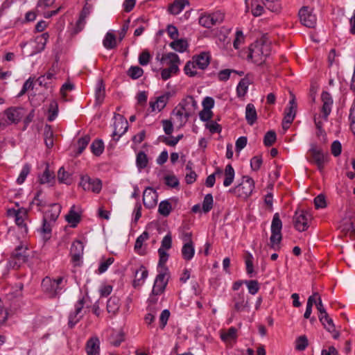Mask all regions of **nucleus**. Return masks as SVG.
I'll return each instance as SVG.
<instances>
[{
  "label": "nucleus",
  "instance_id": "1",
  "mask_svg": "<svg viewBox=\"0 0 355 355\" xmlns=\"http://www.w3.org/2000/svg\"><path fill=\"white\" fill-rule=\"evenodd\" d=\"M270 53L271 44L270 42L263 40L257 41L249 47L248 59H250L254 64L260 65L265 62Z\"/></svg>",
  "mask_w": 355,
  "mask_h": 355
},
{
  "label": "nucleus",
  "instance_id": "2",
  "mask_svg": "<svg viewBox=\"0 0 355 355\" xmlns=\"http://www.w3.org/2000/svg\"><path fill=\"white\" fill-rule=\"evenodd\" d=\"M308 161L317 166L318 169L322 172L325 164L329 161V155L328 153H324L322 150L312 144L308 152Z\"/></svg>",
  "mask_w": 355,
  "mask_h": 355
},
{
  "label": "nucleus",
  "instance_id": "3",
  "mask_svg": "<svg viewBox=\"0 0 355 355\" xmlns=\"http://www.w3.org/2000/svg\"><path fill=\"white\" fill-rule=\"evenodd\" d=\"M282 222L278 213L273 216L271 223V236L270 237V248L275 250L279 249V244L282 240Z\"/></svg>",
  "mask_w": 355,
  "mask_h": 355
},
{
  "label": "nucleus",
  "instance_id": "4",
  "mask_svg": "<svg viewBox=\"0 0 355 355\" xmlns=\"http://www.w3.org/2000/svg\"><path fill=\"white\" fill-rule=\"evenodd\" d=\"M28 246L25 244H20L17 246L12 252L8 261L10 267L17 269L22 264L25 263L28 261Z\"/></svg>",
  "mask_w": 355,
  "mask_h": 355
},
{
  "label": "nucleus",
  "instance_id": "5",
  "mask_svg": "<svg viewBox=\"0 0 355 355\" xmlns=\"http://www.w3.org/2000/svg\"><path fill=\"white\" fill-rule=\"evenodd\" d=\"M254 189V180L248 175H245L242 178V182L234 188L230 189V192L234 193L239 197L246 198L251 196Z\"/></svg>",
  "mask_w": 355,
  "mask_h": 355
},
{
  "label": "nucleus",
  "instance_id": "6",
  "mask_svg": "<svg viewBox=\"0 0 355 355\" xmlns=\"http://www.w3.org/2000/svg\"><path fill=\"white\" fill-rule=\"evenodd\" d=\"M224 20V14L218 10L212 13L204 12L199 17L200 25L210 28L212 26L222 23Z\"/></svg>",
  "mask_w": 355,
  "mask_h": 355
},
{
  "label": "nucleus",
  "instance_id": "7",
  "mask_svg": "<svg viewBox=\"0 0 355 355\" xmlns=\"http://www.w3.org/2000/svg\"><path fill=\"white\" fill-rule=\"evenodd\" d=\"M233 303V313L250 312V306L248 299L246 297L243 291L238 293L234 295L232 298Z\"/></svg>",
  "mask_w": 355,
  "mask_h": 355
},
{
  "label": "nucleus",
  "instance_id": "8",
  "mask_svg": "<svg viewBox=\"0 0 355 355\" xmlns=\"http://www.w3.org/2000/svg\"><path fill=\"white\" fill-rule=\"evenodd\" d=\"M79 185L86 191L99 193L102 189V182L98 178H92L89 175H83L80 178Z\"/></svg>",
  "mask_w": 355,
  "mask_h": 355
},
{
  "label": "nucleus",
  "instance_id": "9",
  "mask_svg": "<svg viewBox=\"0 0 355 355\" xmlns=\"http://www.w3.org/2000/svg\"><path fill=\"white\" fill-rule=\"evenodd\" d=\"M168 268H164V270H160L159 271V274L157 275L154 285L153 287V294L154 295H160L162 294L168 284Z\"/></svg>",
  "mask_w": 355,
  "mask_h": 355
},
{
  "label": "nucleus",
  "instance_id": "10",
  "mask_svg": "<svg viewBox=\"0 0 355 355\" xmlns=\"http://www.w3.org/2000/svg\"><path fill=\"white\" fill-rule=\"evenodd\" d=\"M311 216L303 210H297L293 216V224L295 228L299 232L306 231L308 227V222Z\"/></svg>",
  "mask_w": 355,
  "mask_h": 355
},
{
  "label": "nucleus",
  "instance_id": "11",
  "mask_svg": "<svg viewBox=\"0 0 355 355\" xmlns=\"http://www.w3.org/2000/svg\"><path fill=\"white\" fill-rule=\"evenodd\" d=\"M85 304V298L83 297L75 304V310L69 313L68 325L73 328L83 317V309Z\"/></svg>",
  "mask_w": 355,
  "mask_h": 355
},
{
  "label": "nucleus",
  "instance_id": "12",
  "mask_svg": "<svg viewBox=\"0 0 355 355\" xmlns=\"http://www.w3.org/2000/svg\"><path fill=\"white\" fill-rule=\"evenodd\" d=\"M10 214L13 213L15 218L16 225L20 227L25 233L28 232V227L26 221L29 220L28 210L24 208L19 209L18 210H9Z\"/></svg>",
  "mask_w": 355,
  "mask_h": 355
},
{
  "label": "nucleus",
  "instance_id": "13",
  "mask_svg": "<svg viewBox=\"0 0 355 355\" xmlns=\"http://www.w3.org/2000/svg\"><path fill=\"white\" fill-rule=\"evenodd\" d=\"M300 20L304 26L313 28L316 24V17L311 13L308 7H303L299 11Z\"/></svg>",
  "mask_w": 355,
  "mask_h": 355
},
{
  "label": "nucleus",
  "instance_id": "14",
  "mask_svg": "<svg viewBox=\"0 0 355 355\" xmlns=\"http://www.w3.org/2000/svg\"><path fill=\"white\" fill-rule=\"evenodd\" d=\"M158 195L152 187H147L143 193V203L148 208L151 209L156 206Z\"/></svg>",
  "mask_w": 355,
  "mask_h": 355
},
{
  "label": "nucleus",
  "instance_id": "15",
  "mask_svg": "<svg viewBox=\"0 0 355 355\" xmlns=\"http://www.w3.org/2000/svg\"><path fill=\"white\" fill-rule=\"evenodd\" d=\"M321 101L322 102V106L321 108V112L322 114V117L325 121H327L328 116L331 112L334 101L331 95L328 92H322L321 94Z\"/></svg>",
  "mask_w": 355,
  "mask_h": 355
},
{
  "label": "nucleus",
  "instance_id": "16",
  "mask_svg": "<svg viewBox=\"0 0 355 355\" xmlns=\"http://www.w3.org/2000/svg\"><path fill=\"white\" fill-rule=\"evenodd\" d=\"M114 130L112 137L114 143H116L119 138L128 130V125L127 120L121 116L119 120L114 123Z\"/></svg>",
  "mask_w": 355,
  "mask_h": 355
},
{
  "label": "nucleus",
  "instance_id": "17",
  "mask_svg": "<svg viewBox=\"0 0 355 355\" xmlns=\"http://www.w3.org/2000/svg\"><path fill=\"white\" fill-rule=\"evenodd\" d=\"M156 59L159 60L162 64H166L170 66H179L180 60L179 56L175 53H167L162 54L161 58L159 54H157Z\"/></svg>",
  "mask_w": 355,
  "mask_h": 355
},
{
  "label": "nucleus",
  "instance_id": "18",
  "mask_svg": "<svg viewBox=\"0 0 355 355\" xmlns=\"http://www.w3.org/2000/svg\"><path fill=\"white\" fill-rule=\"evenodd\" d=\"M178 105L187 112V116H191L198 108L197 102L192 96H187Z\"/></svg>",
  "mask_w": 355,
  "mask_h": 355
},
{
  "label": "nucleus",
  "instance_id": "19",
  "mask_svg": "<svg viewBox=\"0 0 355 355\" xmlns=\"http://www.w3.org/2000/svg\"><path fill=\"white\" fill-rule=\"evenodd\" d=\"M43 290L49 293L51 297H54L60 293L62 288L58 286V283L52 282V279L46 277L43 279L42 283Z\"/></svg>",
  "mask_w": 355,
  "mask_h": 355
},
{
  "label": "nucleus",
  "instance_id": "20",
  "mask_svg": "<svg viewBox=\"0 0 355 355\" xmlns=\"http://www.w3.org/2000/svg\"><path fill=\"white\" fill-rule=\"evenodd\" d=\"M169 97L170 94L168 92H166L163 95H161L156 98L155 101H150L149 104L150 107L151 108V111L154 112L155 110H157L158 112H160L161 110H162L166 105Z\"/></svg>",
  "mask_w": 355,
  "mask_h": 355
},
{
  "label": "nucleus",
  "instance_id": "21",
  "mask_svg": "<svg viewBox=\"0 0 355 355\" xmlns=\"http://www.w3.org/2000/svg\"><path fill=\"white\" fill-rule=\"evenodd\" d=\"M84 250L83 243L80 241H75L72 243L70 250L71 259L73 262L80 261Z\"/></svg>",
  "mask_w": 355,
  "mask_h": 355
},
{
  "label": "nucleus",
  "instance_id": "22",
  "mask_svg": "<svg viewBox=\"0 0 355 355\" xmlns=\"http://www.w3.org/2000/svg\"><path fill=\"white\" fill-rule=\"evenodd\" d=\"M86 352L87 355H99L100 340L98 337H92L87 341Z\"/></svg>",
  "mask_w": 355,
  "mask_h": 355
},
{
  "label": "nucleus",
  "instance_id": "23",
  "mask_svg": "<svg viewBox=\"0 0 355 355\" xmlns=\"http://www.w3.org/2000/svg\"><path fill=\"white\" fill-rule=\"evenodd\" d=\"M21 111V108L11 107L6 110L4 113L10 123H17L22 116Z\"/></svg>",
  "mask_w": 355,
  "mask_h": 355
},
{
  "label": "nucleus",
  "instance_id": "24",
  "mask_svg": "<svg viewBox=\"0 0 355 355\" xmlns=\"http://www.w3.org/2000/svg\"><path fill=\"white\" fill-rule=\"evenodd\" d=\"M75 206L73 205L66 215V220L70 224L71 227H76L80 221V214L75 210Z\"/></svg>",
  "mask_w": 355,
  "mask_h": 355
},
{
  "label": "nucleus",
  "instance_id": "25",
  "mask_svg": "<svg viewBox=\"0 0 355 355\" xmlns=\"http://www.w3.org/2000/svg\"><path fill=\"white\" fill-rule=\"evenodd\" d=\"M290 107L286 110L285 116L283 121H286V123H291L295 116L297 104L294 98L289 101Z\"/></svg>",
  "mask_w": 355,
  "mask_h": 355
},
{
  "label": "nucleus",
  "instance_id": "26",
  "mask_svg": "<svg viewBox=\"0 0 355 355\" xmlns=\"http://www.w3.org/2000/svg\"><path fill=\"white\" fill-rule=\"evenodd\" d=\"M187 112L184 111L180 106L178 105L175 107V109L172 112V114L175 116L177 122L179 123L180 126L184 125L188 119L191 116H187Z\"/></svg>",
  "mask_w": 355,
  "mask_h": 355
},
{
  "label": "nucleus",
  "instance_id": "27",
  "mask_svg": "<svg viewBox=\"0 0 355 355\" xmlns=\"http://www.w3.org/2000/svg\"><path fill=\"white\" fill-rule=\"evenodd\" d=\"M194 63L200 69H206L210 62V55L209 53L202 52L196 57Z\"/></svg>",
  "mask_w": 355,
  "mask_h": 355
},
{
  "label": "nucleus",
  "instance_id": "28",
  "mask_svg": "<svg viewBox=\"0 0 355 355\" xmlns=\"http://www.w3.org/2000/svg\"><path fill=\"white\" fill-rule=\"evenodd\" d=\"M189 3L187 0H175L169 6L168 11L172 15H178L183 10L185 6L189 5Z\"/></svg>",
  "mask_w": 355,
  "mask_h": 355
},
{
  "label": "nucleus",
  "instance_id": "29",
  "mask_svg": "<svg viewBox=\"0 0 355 355\" xmlns=\"http://www.w3.org/2000/svg\"><path fill=\"white\" fill-rule=\"evenodd\" d=\"M148 272L144 266H141L139 269L135 272V279L133 282L135 287L141 285L147 278Z\"/></svg>",
  "mask_w": 355,
  "mask_h": 355
},
{
  "label": "nucleus",
  "instance_id": "30",
  "mask_svg": "<svg viewBox=\"0 0 355 355\" xmlns=\"http://www.w3.org/2000/svg\"><path fill=\"white\" fill-rule=\"evenodd\" d=\"M245 119L248 123L250 125H253L257 119V111L253 104L249 103L245 107Z\"/></svg>",
  "mask_w": 355,
  "mask_h": 355
},
{
  "label": "nucleus",
  "instance_id": "31",
  "mask_svg": "<svg viewBox=\"0 0 355 355\" xmlns=\"http://www.w3.org/2000/svg\"><path fill=\"white\" fill-rule=\"evenodd\" d=\"M237 338V329L236 328L232 327L227 331H222L220 332V338L225 343L235 340Z\"/></svg>",
  "mask_w": 355,
  "mask_h": 355
},
{
  "label": "nucleus",
  "instance_id": "32",
  "mask_svg": "<svg viewBox=\"0 0 355 355\" xmlns=\"http://www.w3.org/2000/svg\"><path fill=\"white\" fill-rule=\"evenodd\" d=\"M182 258L186 261H190L195 254V248L193 243H184L182 250Z\"/></svg>",
  "mask_w": 355,
  "mask_h": 355
},
{
  "label": "nucleus",
  "instance_id": "33",
  "mask_svg": "<svg viewBox=\"0 0 355 355\" xmlns=\"http://www.w3.org/2000/svg\"><path fill=\"white\" fill-rule=\"evenodd\" d=\"M120 307V300L116 296H112L107 302V310L108 313L116 314Z\"/></svg>",
  "mask_w": 355,
  "mask_h": 355
},
{
  "label": "nucleus",
  "instance_id": "34",
  "mask_svg": "<svg viewBox=\"0 0 355 355\" xmlns=\"http://www.w3.org/2000/svg\"><path fill=\"white\" fill-rule=\"evenodd\" d=\"M169 46L175 51L180 53L184 52L188 47L187 41L184 39H175L169 44Z\"/></svg>",
  "mask_w": 355,
  "mask_h": 355
},
{
  "label": "nucleus",
  "instance_id": "35",
  "mask_svg": "<svg viewBox=\"0 0 355 355\" xmlns=\"http://www.w3.org/2000/svg\"><path fill=\"white\" fill-rule=\"evenodd\" d=\"M103 44L107 49H113L116 46V39L114 33L107 32L103 40Z\"/></svg>",
  "mask_w": 355,
  "mask_h": 355
},
{
  "label": "nucleus",
  "instance_id": "36",
  "mask_svg": "<svg viewBox=\"0 0 355 355\" xmlns=\"http://www.w3.org/2000/svg\"><path fill=\"white\" fill-rule=\"evenodd\" d=\"M234 169L231 164H227L225 169L224 187H227L232 184L234 179Z\"/></svg>",
  "mask_w": 355,
  "mask_h": 355
},
{
  "label": "nucleus",
  "instance_id": "37",
  "mask_svg": "<svg viewBox=\"0 0 355 355\" xmlns=\"http://www.w3.org/2000/svg\"><path fill=\"white\" fill-rule=\"evenodd\" d=\"M318 318L324 327L329 332L334 331L335 325L333 322L332 319L329 316L327 313H326L324 315H319Z\"/></svg>",
  "mask_w": 355,
  "mask_h": 355
},
{
  "label": "nucleus",
  "instance_id": "38",
  "mask_svg": "<svg viewBox=\"0 0 355 355\" xmlns=\"http://www.w3.org/2000/svg\"><path fill=\"white\" fill-rule=\"evenodd\" d=\"M44 142L48 148L53 146V132L50 125H46L44 127Z\"/></svg>",
  "mask_w": 355,
  "mask_h": 355
},
{
  "label": "nucleus",
  "instance_id": "39",
  "mask_svg": "<svg viewBox=\"0 0 355 355\" xmlns=\"http://www.w3.org/2000/svg\"><path fill=\"white\" fill-rule=\"evenodd\" d=\"M40 182L41 184L51 183L53 182L55 180V175L53 172H51L49 170V166L47 164L46 166V168L44 171L42 175L39 177Z\"/></svg>",
  "mask_w": 355,
  "mask_h": 355
},
{
  "label": "nucleus",
  "instance_id": "40",
  "mask_svg": "<svg viewBox=\"0 0 355 355\" xmlns=\"http://www.w3.org/2000/svg\"><path fill=\"white\" fill-rule=\"evenodd\" d=\"M53 225V223L49 222V220L43 218L42 225L40 228V232L43 234V237L44 239L48 240L50 239Z\"/></svg>",
  "mask_w": 355,
  "mask_h": 355
},
{
  "label": "nucleus",
  "instance_id": "41",
  "mask_svg": "<svg viewBox=\"0 0 355 355\" xmlns=\"http://www.w3.org/2000/svg\"><path fill=\"white\" fill-rule=\"evenodd\" d=\"M49 116L48 121H53L55 119L58 114V104L55 100H52L50 102L48 109Z\"/></svg>",
  "mask_w": 355,
  "mask_h": 355
},
{
  "label": "nucleus",
  "instance_id": "42",
  "mask_svg": "<svg viewBox=\"0 0 355 355\" xmlns=\"http://www.w3.org/2000/svg\"><path fill=\"white\" fill-rule=\"evenodd\" d=\"M148 239L149 234L148 232L145 231L141 235H139L136 239L135 244V250L139 254H144V253L139 252V250L141 249L144 243Z\"/></svg>",
  "mask_w": 355,
  "mask_h": 355
},
{
  "label": "nucleus",
  "instance_id": "43",
  "mask_svg": "<svg viewBox=\"0 0 355 355\" xmlns=\"http://www.w3.org/2000/svg\"><path fill=\"white\" fill-rule=\"evenodd\" d=\"M58 180L60 183L70 184L71 182V176L69 173L64 170V167H61L58 172Z\"/></svg>",
  "mask_w": 355,
  "mask_h": 355
},
{
  "label": "nucleus",
  "instance_id": "44",
  "mask_svg": "<svg viewBox=\"0 0 355 355\" xmlns=\"http://www.w3.org/2000/svg\"><path fill=\"white\" fill-rule=\"evenodd\" d=\"M95 96L96 103H102L105 98V86L102 80H100L97 84L95 91Z\"/></svg>",
  "mask_w": 355,
  "mask_h": 355
},
{
  "label": "nucleus",
  "instance_id": "45",
  "mask_svg": "<svg viewBox=\"0 0 355 355\" xmlns=\"http://www.w3.org/2000/svg\"><path fill=\"white\" fill-rule=\"evenodd\" d=\"M92 153L96 156L101 155L104 150V144L101 139H95L91 146Z\"/></svg>",
  "mask_w": 355,
  "mask_h": 355
},
{
  "label": "nucleus",
  "instance_id": "46",
  "mask_svg": "<svg viewBox=\"0 0 355 355\" xmlns=\"http://www.w3.org/2000/svg\"><path fill=\"white\" fill-rule=\"evenodd\" d=\"M148 163V159L146 154L143 151L139 152L136 157V164L137 168L139 170L144 169L147 166Z\"/></svg>",
  "mask_w": 355,
  "mask_h": 355
},
{
  "label": "nucleus",
  "instance_id": "47",
  "mask_svg": "<svg viewBox=\"0 0 355 355\" xmlns=\"http://www.w3.org/2000/svg\"><path fill=\"white\" fill-rule=\"evenodd\" d=\"M179 71V67L170 66L168 68L163 69L161 71V76L164 80L169 79L172 75L178 73Z\"/></svg>",
  "mask_w": 355,
  "mask_h": 355
},
{
  "label": "nucleus",
  "instance_id": "48",
  "mask_svg": "<svg viewBox=\"0 0 355 355\" xmlns=\"http://www.w3.org/2000/svg\"><path fill=\"white\" fill-rule=\"evenodd\" d=\"M172 210L171 204L168 200L162 201L158 207V212L163 216H168Z\"/></svg>",
  "mask_w": 355,
  "mask_h": 355
},
{
  "label": "nucleus",
  "instance_id": "49",
  "mask_svg": "<svg viewBox=\"0 0 355 355\" xmlns=\"http://www.w3.org/2000/svg\"><path fill=\"white\" fill-rule=\"evenodd\" d=\"M214 204L213 196L211 193L205 195L202 205V210L204 213H208L212 208Z\"/></svg>",
  "mask_w": 355,
  "mask_h": 355
},
{
  "label": "nucleus",
  "instance_id": "50",
  "mask_svg": "<svg viewBox=\"0 0 355 355\" xmlns=\"http://www.w3.org/2000/svg\"><path fill=\"white\" fill-rule=\"evenodd\" d=\"M144 73V70L138 66H132L128 71V75L134 80L139 78Z\"/></svg>",
  "mask_w": 355,
  "mask_h": 355
},
{
  "label": "nucleus",
  "instance_id": "51",
  "mask_svg": "<svg viewBox=\"0 0 355 355\" xmlns=\"http://www.w3.org/2000/svg\"><path fill=\"white\" fill-rule=\"evenodd\" d=\"M114 261V259L113 257H109L105 260H103L100 262L98 268L96 271L98 274H102L105 272L109 268L110 265H112Z\"/></svg>",
  "mask_w": 355,
  "mask_h": 355
},
{
  "label": "nucleus",
  "instance_id": "52",
  "mask_svg": "<svg viewBox=\"0 0 355 355\" xmlns=\"http://www.w3.org/2000/svg\"><path fill=\"white\" fill-rule=\"evenodd\" d=\"M31 171V165L29 164H26L23 166V168L19 173V177L17 179V182L18 184H21L24 182L27 175L29 174Z\"/></svg>",
  "mask_w": 355,
  "mask_h": 355
},
{
  "label": "nucleus",
  "instance_id": "53",
  "mask_svg": "<svg viewBox=\"0 0 355 355\" xmlns=\"http://www.w3.org/2000/svg\"><path fill=\"white\" fill-rule=\"evenodd\" d=\"M90 141V137L88 135H85L81 138H80L78 141V151L77 155H80L85 148L87 146L88 144Z\"/></svg>",
  "mask_w": 355,
  "mask_h": 355
},
{
  "label": "nucleus",
  "instance_id": "54",
  "mask_svg": "<svg viewBox=\"0 0 355 355\" xmlns=\"http://www.w3.org/2000/svg\"><path fill=\"white\" fill-rule=\"evenodd\" d=\"M53 207H58V210L55 211L54 212H52V211H49L46 212L43 218L49 220V222L54 223L59 216L60 209V207L55 204L53 205Z\"/></svg>",
  "mask_w": 355,
  "mask_h": 355
},
{
  "label": "nucleus",
  "instance_id": "55",
  "mask_svg": "<svg viewBox=\"0 0 355 355\" xmlns=\"http://www.w3.org/2000/svg\"><path fill=\"white\" fill-rule=\"evenodd\" d=\"M244 284L247 286L248 292L255 295L259 290V285L257 280H245Z\"/></svg>",
  "mask_w": 355,
  "mask_h": 355
},
{
  "label": "nucleus",
  "instance_id": "56",
  "mask_svg": "<svg viewBox=\"0 0 355 355\" xmlns=\"http://www.w3.org/2000/svg\"><path fill=\"white\" fill-rule=\"evenodd\" d=\"M158 254H159V262H158V267L161 268V270H164V268H167L165 266L168 258V254L165 250H162V249H158Z\"/></svg>",
  "mask_w": 355,
  "mask_h": 355
},
{
  "label": "nucleus",
  "instance_id": "57",
  "mask_svg": "<svg viewBox=\"0 0 355 355\" xmlns=\"http://www.w3.org/2000/svg\"><path fill=\"white\" fill-rule=\"evenodd\" d=\"M276 141V133L275 131L267 132L263 138V144L266 146H272Z\"/></svg>",
  "mask_w": 355,
  "mask_h": 355
},
{
  "label": "nucleus",
  "instance_id": "58",
  "mask_svg": "<svg viewBox=\"0 0 355 355\" xmlns=\"http://www.w3.org/2000/svg\"><path fill=\"white\" fill-rule=\"evenodd\" d=\"M308 346V339L306 336H300L296 339L295 349L300 351L304 350Z\"/></svg>",
  "mask_w": 355,
  "mask_h": 355
},
{
  "label": "nucleus",
  "instance_id": "59",
  "mask_svg": "<svg viewBox=\"0 0 355 355\" xmlns=\"http://www.w3.org/2000/svg\"><path fill=\"white\" fill-rule=\"evenodd\" d=\"M245 37L243 33L241 30L236 31V37L233 42V46L235 49H239L240 46L244 43Z\"/></svg>",
  "mask_w": 355,
  "mask_h": 355
},
{
  "label": "nucleus",
  "instance_id": "60",
  "mask_svg": "<svg viewBox=\"0 0 355 355\" xmlns=\"http://www.w3.org/2000/svg\"><path fill=\"white\" fill-rule=\"evenodd\" d=\"M196 65L194 62L189 61L186 63L184 71L185 73L191 77H193L196 75Z\"/></svg>",
  "mask_w": 355,
  "mask_h": 355
},
{
  "label": "nucleus",
  "instance_id": "61",
  "mask_svg": "<svg viewBox=\"0 0 355 355\" xmlns=\"http://www.w3.org/2000/svg\"><path fill=\"white\" fill-rule=\"evenodd\" d=\"M53 78H55V73L51 71H48L45 75L40 76L37 78V81L40 85H43L45 87H47L48 83L46 81V80H52Z\"/></svg>",
  "mask_w": 355,
  "mask_h": 355
},
{
  "label": "nucleus",
  "instance_id": "62",
  "mask_svg": "<svg viewBox=\"0 0 355 355\" xmlns=\"http://www.w3.org/2000/svg\"><path fill=\"white\" fill-rule=\"evenodd\" d=\"M164 180L165 184L171 188H175L179 185V180L175 175H166L164 177Z\"/></svg>",
  "mask_w": 355,
  "mask_h": 355
},
{
  "label": "nucleus",
  "instance_id": "63",
  "mask_svg": "<svg viewBox=\"0 0 355 355\" xmlns=\"http://www.w3.org/2000/svg\"><path fill=\"white\" fill-rule=\"evenodd\" d=\"M172 246V237L171 234H167L161 242V247L159 249L166 251Z\"/></svg>",
  "mask_w": 355,
  "mask_h": 355
},
{
  "label": "nucleus",
  "instance_id": "64",
  "mask_svg": "<svg viewBox=\"0 0 355 355\" xmlns=\"http://www.w3.org/2000/svg\"><path fill=\"white\" fill-rule=\"evenodd\" d=\"M331 152L334 157H338L341 154L342 145L339 141L336 140L333 141L331 145Z\"/></svg>",
  "mask_w": 355,
  "mask_h": 355
}]
</instances>
